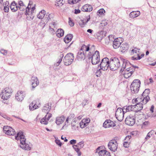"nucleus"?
Returning <instances> with one entry per match:
<instances>
[{
    "mask_svg": "<svg viewBox=\"0 0 156 156\" xmlns=\"http://www.w3.org/2000/svg\"><path fill=\"white\" fill-rule=\"evenodd\" d=\"M55 142L59 146H60V147L62 145V143L60 142V140L56 139L55 140Z\"/></svg>",
    "mask_w": 156,
    "mask_h": 156,
    "instance_id": "603ef678",
    "label": "nucleus"
},
{
    "mask_svg": "<svg viewBox=\"0 0 156 156\" xmlns=\"http://www.w3.org/2000/svg\"><path fill=\"white\" fill-rule=\"evenodd\" d=\"M115 126V123L110 119L106 120L103 124V126L105 128L114 127Z\"/></svg>",
    "mask_w": 156,
    "mask_h": 156,
    "instance_id": "f3484780",
    "label": "nucleus"
},
{
    "mask_svg": "<svg viewBox=\"0 0 156 156\" xmlns=\"http://www.w3.org/2000/svg\"><path fill=\"white\" fill-rule=\"evenodd\" d=\"M76 145L77 146V147L81 149L84 147V144L83 142L81 141L78 143Z\"/></svg>",
    "mask_w": 156,
    "mask_h": 156,
    "instance_id": "37998d69",
    "label": "nucleus"
},
{
    "mask_svg": "<svg viewBox=\"0 0 156 156\" xmlns=\"http://www.w3.org/2000/svg\"><path fill=\"white\" fill-rule=\"evenodd\" d=\"M90 50L89 45L87 46L83 45L80 51L77 54V57L80 60H84L85 58V55L84 52L88 51Z\"/></svg>",
    "mask_w": 156,
    "mask_h": 156,
    "instance_id": "7ed1b4c3",
    "label": "nucleus"
},
{
    "mask_svg": "<svg viewBox=\"0 0 156 156\" xmlns=\"http://www.w3.org/2000/svg\"><path fill=\"white\" fill-rule=\"evenodd\" d=\"M26 8V6L24 5H23L18 6L19 8L21 11H23Z\"/></svg>",
    "mask_w": 156,
    "mask_h": 156,
    "instance_id": "8fccbe9b",
    "label": "nucleus"
},
{
    "mask_svg": "<svg viewBox=\"0 0 156 156\" xmlns=\"http://www.w3.org/2000/svg\"><path fill=\"white\" fill-rule=\"evenodd\" d=\"M9 2L7 1L4 3L3 5L4 6L3 10L5 12H8L9 10Z\"/></svg>",
    "mask_w": 156,
    "mask_h": 156,
    "instance_id": "72a5a7b5",
    "label": "nucleus"
},
{
    "mask_svg": "<svg viewBox=\"0 0 156 156\" xmlns=\"http://www.w3.org/2000/svg\"><path fill=\"white\" fill-rule=\"evenodd\" d=\"M82 117L81 116H80L78 117L77 118H75V119L74 120V121L72 123V126H75V125L73 124V122H74L76 120V119H78L79 120H80L81 119Z\"/></svg>",
    "mask_w": 156,
    "mask_h": 156,
    "instance_id": "0e129e2a",
    "label": "nucleus"
},
{
    "mask_svg": "<svg viewBox=\"0 0 156 156\" xmlns=\"http://www.w3.org/2000/svg\"><path fill=\"white\" fill-rule=\"evenodd\" d=\"M4 133L6 134L9 135H14L16 132L14 129L9 126H4L3 127Z\"/></svg>",
    "mask_w": 156,
    "mask_h": 156,
    "instance_id": "9b49d317",
    "label": "nucleus"
},
{
    "mask_svg": "<svg viewBox=\"0 0 156 156\" xmlns=\"http://www.w3.org/2000/svg\"><path fill=\"white\" fill-rule=\"evenodd\" d=\"M105 12V11L103 9H100L97 12L98 15L103 14Z\"/></svg>",
    "mask_w": 156,
    "mask_h": 156,
    "instance_id": "c03bdc74",
    "label": "nucleus"
},
{
    "mask_svg": "<svg viewBox=\"0 0 156 156\" xmlns=\"http://www.w3.org/2000/svg\"><path fill=\"white\" fill-rule=\"evenodd\" d=\"M40 105L39 103L36 102L35 101H33L30 104L29 106L30 109L31 110H34L38 108Z\"/></svg>",
    "mask_w": 156,
    "mask_h": 156,
    "instance_id": "412c9836",
    "label": "nucleus"
},
{
    "mask_svg": "<svg viewBox=\"0 0 156 156\" xmlns=\"http://www.w3.org/2000/svg\"><path fill=\"white\" fill-rule=\"evenodd\" d=\"M106 33L104 31H101L97 34V38L99 41H101L102 39L105 36Z\"/></svg>",
    "mask_w": 156,
    "mask_h": 156,
    "instance_id": "393cba45",
    "label": "nucleus"
},
{
    "mask_svg": "<svg viewBox=\"0 0 156 156\" xmlns=\"http://www.w3.org/2000/svg\"><path fill=\"white\" fill-rule=\"evenodd\" d=\"M132 108H131V107L128 106L125 109L126 110V112H129L130 110H132Z\"/></svg>",
    "mask_w": 156,
    "mask_h": 156,
    "instance_id": "69168bd1",
    "label": "nucleus"
},
{
    "mask_svg": "<svg viewBox=\"0 0 156 156\" xmlns=\"http://www.w3.org/2000/svg\"><path fill=\"white\" fill-rule=\"evenodd\" d=\"M131 137V136H127L124 140V142H129V143H130V139Z\"/></svg>",
    "mask_w": 156,
    "mask_h": 156,
    "instance_id": "09e8293b",
    "label": "nucleus"
},
{
    "mask_svg": "<svg viewBox=\"0 0 156 156\" xmlns=\"http://www.w3.org/2000/svg\"><path fill=\"white\" fill-rule=\"evenodd\" d=\"M61 139L63 140H64L65 142H67L68 140L66 139V138L65 137H64L63 136H61Z\"/></svg>",
    "mask_w": 156,
    "mask_h": 156,
    "instance_id": "774afa93",
    "label": "nucleus"
},
{
    "mask_svg": "<svg viewBox=\"0 0 156 156\" xmlns=\"http://www.w3.org/2000/svg\"><path fill=\"white\" fill-rule=\"evenodd\" d=\"M73 35L71 34H69L66 36L64 37V41L66 43H69L73 38Z\"/></svg>",
    "mask_w": 156,
    "mask_h": 156,
    "instance_id": "bb28decb",
    "label": "nucleus"
},
{
    "mask_svg": "<svg viewBox=\"0 0 156 156\" xmlns=\"http://www.w3.org/2000/svg\"><path fill=\"white\" fill-rule=\"evenodd\" d=\"M26 13L25 14L26 15H29L30 13V12H29L30 10V8L29 7V6H27V7L26 8Z\"/></svg>",
    "mask_w": 156,
    "mask_h": 156,
    "instance_id": "bf43d9fd",
    "label": "nucleus"
},
{
    "mask_svg": "<svg viewBox=\"0 0 156 156\" xmlns=\"http://www.w3.org/2000/svg\"><path fill=\"white\" fill-rule=\"evenodd\" d=\"M46 114H47L45 115L44 118L46 119V120H47L48 121L50 118L51 117L52 115L51 114L49 113H48Z\"/></svg>",
    "mask_w": 156,
    "mask_h": 156,
    "instance_id": "49530a36",
    "label": "nucleus"
},
{
    "mask_svg": "<svg viewBox=\"0 0 156 156\" xmlns=\"http://www.w3.org/2000/svg\"><path fill=\"white\" fill-rule=\"evenodd\" d=\"M44 117L41 119L40 121L41 124L46 125L48 124V121L46 120Z\"/></svg>",
    "mask_w": 156,
    "mask_h": 156,
    "instance_id": "a19ab883",
    "label": "nucleus"
},
{
    "mask_svg": "<svg viewBox=\"0 0 156 156\" xmlns=\"http://www.w3.org/2000/svg\"><path fill=\"white\" fill-rule=\"evenodd\" d=\"M57 25V23L55 22H52L49 25V27H55Z\"/></svg>",
    "mask_w": 156,
    "mask_h": 156,
    "instance_id": "de8ad7c7",
    "label": "nucleus"
},
{
    "mask_svg": "<svg viewBox=\"0 0 156 156\" xmlns=\"http://www.w3.org/2000/svg\"><path fill=\"white\" fill-rule=\"evenodd\" d=\"M88 100L87 99H84L82 103V105L84 106L88 104Z\"/></svg>",
    "mask_w": 156,
    "mask_h": 156,
    "instance_id": "052dcab7",
    "label": "nucleus"
},
{
    "mask_svg": "<svg viewBox=\"0 0 156 156\" xmlns=\"http://www.w3.org/2000/svg\"><path fill=\"white\" fill-rule=\"evenodd\" d=\"M154 131L153 130H151L147 134L145 139L146 140L149 139L151 136L154 133Z\"/></svg>",
    "mask_w": 156,
    "mask_h": 156,
    "instance_id": "ea45409f",
    "label": "nucleus"
},
{
    "mask_svg": "<svg viewBox=\"0 0 156 156\" xmlns=\"http://www.w3.org/2000/svg\"><path fill=\"white\" fill-rule=\"evenodd\" d=\"M64 55L63 54H61L60 56V58L59 59L58 61L55 63V65L56 66H58L62 61V58L63 57Z\"/></svg>",
    "mask_w": 156,
    "mask_h": 156,
    "instance_id": "79ce46f5",
    "label": "nucleus"
},
{
    "mask_svg": "<svg viewBox=\"0 0 156 156\" xmlns=\"http://www.w3.org/2000/svg\"><path fill=\"white\" fill-rule=\"evenodd\" d=\"M45 15V11L44 10H42L37 15V17L40 19H42Z\"/></svg>",
    "mask_w": 156,
    "mask_h": 156,
    "instance_id": "c9c22d12",
    "label": "nucleus"
},
{
    "mask_svg": "<svg viewBox=\"0 0 156 156\" xmlns=\"http://www.w3.org/2000/svg\"><path fill=\"white\" fill-rule=\"evenodd\" d=\"M79 24L81 27H83L84 26L85 23L83 20H81Z\"/></svg>",
    "mask_w": 156,
    "mask_h": 156,
    "instance_id": "e2e57ef3",
    "label": "nucleus"
},
{
    "mask_svg": "<svg viewBox=\"0 0 156 156\" xmlns=\"http://www.w3.org/2000/svg\"><path fill=\"white\" fill-rule=\"evenodd\" d=\"M93 9L92 6L88 4L84 5L82 9V10L83 12H90Z\"/></svg>",
    "mask_w": 156,
    "mask_h": 156,
    "instance_id": "5701e85b",
    "label": "nucleus"
},
{
    "mask_svg": "<svg viewBox=\"0 0 156 156\" xmlns=\"http://www.w3.org/2000/svg\"><path fill=\"white\" fill-rule=\"evenodd\" d=\"M74 56L73 54L72 53H68L65 57L63 59L64 64L66 66H69L71 65L73 62Z\"/></svg>",
    "mask_w": 156,
    "mask_h": 156,
    "instance_id": "0eeeda50",
    "label": "nucleus"
},
{
    "mask_svg": "<svg viewBox=\"0 0 156 156\" xmlns=\"http://www.w3.org/2000/svg\"><path fill=\"white\" fill-rule=\"evenodd\" d=\"M70 144H75L76 143V140H72L70 141Z\"/></svg>",
    "mask_w": 156,
    "mask_h": 156,
    "instance_id": "338daca9",
    "label": "nucleus"
},
{
    "mask_svg": "<svg viewBox=\"0 0 156 156\" xmlns=\"http://www.w3.org/2000/svg\"><path fill=\"white\" fill-rule=\"evenodd\" d=\"M72 116H69L67 117V118L66 119V122H65V124L62 127V128H63L66 125V123L68 124L69 123V121H71L72 120Z\"/></svg>",
    "mask_w": 156,
    "mask_h": 156,
    "instance_id": "a18cd8bd",
    "label": "nucleus"
},
{
    "mask_svg": "<svg viewBox=\"0 0 156 156\" xmlns=\"http://www.w3.org/2000/svg\"><path fill=\"white\" fill-rule=\"evenodd\" d=\"M121 42L118 38H115L113 41V46L114 48L116 49L121 45Z\"/></svg>",
    "mask_w": 156,
    "mask_h": 156,
    "instance_id": "a878e982",
    "label": "nucleus"
},
{
    "mask_svg": "<svg viewBox=\"0 0 156 156\" xmlns=\"http://www.w3.org/2000/svg\"><path fill=\"white\" fill-rule=\"evenodd\" d=\"M143 99L140 97H138L136 99L132 100V102L133 103L135 102L136 104L141 103V102L143 103Z\"/></svg>",
    "mask_w": 156,
    "mask_h": 156,
    "instance_id": "e433bc0d",
    "label": "nucleus"
},
{
    "mask_svg": "<svg viewBox=\"0 0 156 156\" xmlns=\"http://www.w3.org/2000/svg\"><path fill=\"white\" fill-rule=\"evenodd\" d=\"M12 92V90L11 88L6 87L2 90L1 93L0 95L1 98L3 99L7 100L9 98Z\"/></svg>",
    "mask_w": 156,
    "mask_h": 156,
    "instance_id": "20e7f679",
    "label": "nucleus"
},
{
    "mask_svg": "<svg viewBox=\"0 0 156 156\" xmlns=\"http://www.w3.org/2000/svg\"><path fill=\"white\" fill-rule=\"evenodd\" d=\"M10 8L13 12L17 11L18 9V6L16 5V4L14 1L10 5Z\"/></svg>",
    "mask_w": 156,
    "mask_h": 156,
    "instance_id": "2f4dec72",
    "label": "nucleus"
},
{
    "mask_svg": "<svg viewBox=\"0 0 156 156\" xmlns=\"http://www.w3.org/2000/svg\"><path fill=\"white\" fill-rule=\"evenodd\" d=\"M64 34V31L62 29H59L56 31V36L58 37H61L63 36Z\"/></svg>",
    "mask_w": 156,
    "mask_h": 156,
    "instance_id": "473e14b6",
    "label": "nucleus"
},
{
    "mask_svg": "<svg viewBox=\"0 0 156 156\" xmlns=\"http://www.w3.org/2000/svg\"><path fill=\"white\" fill-rule=\"evenodd\" d=\"M53 16L54 15L53 14H49L47 17L48 21H49V20H51L52 19Z\"/></svg>",
    "mask_w": 156,
    "mask_h": 156,
    "instance_id": "864d4df0",
    "label": "nucleus"
},
{
    "mask_svg": "<svg viewBox=\"0 0 156 156\" xmlns=\"http://www.w3.org/2000/svg\"><path fill=\"white\" fill-rule=\"evenodd\" d=\"M125 111L121 108H118L115 112V117L118 120L121 121L123 119Z\"/></svg>",
    "mask_w": 156,
    "mask_h": 156,
    "instance_id": "9d476101",
    "label": "nucleus"
},
{
    "mask_svg": "<svg viewBox=\"0 0 156 156\" xmlns=\"http://www.w3.org/2000/svg\"><path fill=\"white\" fill-rule=\"evenodd\" d=\"M1 115L2 117H3L4 118H5L6 119H7L8 120H9V121H11L12 120V119L8 117L7 115H5L2 114V115Z\"/></svg>",
    "mask_w": 156,
    "mask_h": 156,
    "instance_id": "3c124183",
    "label": "nucleus"
},
{
    "mask_svg": "<svg viewBox=\"0 0 156 156\" xmlns=\"http://www.w3.org/2000/svg\"><path fill=\"white\" fill-rule=\"evenodd\" d=\"M109 40L110 41H113L115 39L114 37V36L112 35H109L108 37Z\"/></svg>",
    "mask_w": 156,
    "mask_h": 156,
    "instance_id": "4d7b16f0",
    "label": "nucleus"
},
{
    "mask_svg": "<svg viewBox=\"0 0 156 156\" xmlns=\"http://www.w3.org/2000/svg\"><path fill=\"white\" fill-rule=\"evenodd\" d=\"M109 60L108 58L106 57L103 58L100 64L101 69L104 71L107 70L109 67Z\"/></svg>",
    "mask_w": 156,
    "mask_h": 156,
    "instance_id": "1a4fd4ad",
    "label": "nucleus"
},
{
    "mask_svg": "<svg viewBox=\"0 0 156 156\" xmlns=\"http://www.w3.org/2000/svg\"><path fill=\"white\" fill-rule=\"evenodd\" d=\"M0 52L1 54L4 55H6L7 54V51L3 49H1L0 51Z\"/></svg>",
    "mask_w": 156,
    "mask_h": 156,
    "instance_id": "6e6d98bb",
    "label": "nucleus"
},
{
    "mask_svg": "<svg viewBox=\"0 0 156 156\" xmlns=\"http://www.w3.org/2000/svg\"><path fill=\"white\" fill-rule=\"evenodd\" d=\"M143 103L136 104L135 105L131 106V108L133 111L135 112H138L141 110L143 108Z\"/></svg>",
    "mask_w": 156,
    "mask_h": 156,
    "instance_id": "a211bd4d",
    "label": "nucleus"
},
{
    "mask_svg": "<svg viewBox=\"0 0 156 156\" xmlns=\"http://www.w3.org/2000/svg\"><path fill=\"white\" fill-rule=\"evenodd\" d=\"M133 70L130 68H128L124 70V77L128 78L132 74Z\"/></svg>",
    "mask_w": 156,
    "mask_h": 156,
    "instance_id": "aec40b11",
    "label": "nucleus"
},
{
    "mask_svg": "<svg viewBox=\"0 0 156 156\" xmlns=\"http://www.w3.org/2000/svg\"><path fill=\"white\" fill-rule=\"evenodd\" d=\"M120 61L117 58H114L110 61L109 68L113 71L117 70L120 66Z\"/></svg>",
    "mask_w": 156,
    "mask_h": 156,
    "instance_id": "f03ea898",
    "label": "nucleus"
},
{
    "mask_svg": "<svg viewBox=\"0 0 156 156\" xmlns=\"http://www.w3.org/2000/svg\"><path fill=\"white\" fill-rule=\"evenodd\" d=\"M140 49L136 48H131V50H130V53L131 55H134L136 57H132V60H139L141 58L140 57L139 52Z\"/></svg>",
    "mask_w": 156,
    "mask_h": 156,
    "instance_id": "6e6552de",
    "label": "nucleus"
},
{
    "mask_svg": "<svg viewBox=\"0 0 156 156\" xmlns=\"http://www.w3.org/2000/svg\"><path fill=\"white\" fill-rule=\"evenodd\" d=\"M30 81L33 88H35L39 84V81L36 76H32L31 78Z\"/></svg>",
    "mask_w": 156,
    "mask_h": 156,
    "instance_id": "6ab92c4d",
    "label": "nucleus"
},
{
    "mask_svg": "<svg viewBox=\"0 0 156 156\" xmlns=\"http://www.w3.org/2000/svg\"><path fill=\"white\" fill-rule=\"evenodd\" d=\"M150 91L148 89H146L143 92L142 96L143 98V103L144 104H146L150 99L149 95L150 94Z\"/></svg>",
    "mask_w": 156,
    "mask_h": 156,
    "instance_id": "ddd939ff",
    "label": "nucleus"
},
{
    "mask_svg": "<svg viewBox=\"0 0 156 156\" xmlns=\"http://www.w3.org/2000/svg\"><path fill=\"white\" fill-rule=\"evenodd\" d=\"M51 109V106L48 104H45L43 107L42 112L45 113H48Z\"/></svg>",
    "mask_w": 156,
    "mask_h": 156,
    "instance_id": "c85d7f7f",
    "label": "nucleus"
},
{
    "mask_svg": "<svg viewBox=\"0 0 156 156\" xmlns=\"http://www.w3.org/2000/svg\"><path fill=\"white\" fill-rule=\"evenodd\" d=\"M108 146L109 149L112 151H115L117 149L118 144L115 140H112L109 142Z\"/></svg>",
    "mask_w": 156,
    "mask_h": 156,
    "instance_id": "f8f14e48",
    "label": "nucleus"
},
{
    "mask_svg": "<svg viewBox=\"0 0 156 156\" xmlns=\"http://www.w3.org/2000/svg\"><path fill=\"white\" fill-rule=\"evenodd\" d=\"M65 120V118L64 116L58 117L56 118V123L58 125H59L62 123Z\"/></svg>",
    "mask_w": 156,
    "mask_h": 156,
    "instance_id": "b1692460",
    "label": "nucleus"
},
{
    "mask_svg": "<svg viewBox=\"0 0 156 156\" xmlns=\"http://www.w3.org/2000/svg\"><path fill=\"white\" fill-rule=\"evenodd\" d=\"M140 81L139 80H135L132 83L130 89L132 92L133 93H137L140 87Z\"/></svg>",
    "mask_w": 156,
    "mask_h": 156,
    "instance_id": "39448f33",
    "label": "nucleus"
},
{
    "mask_svg": "<svg viewBox=\"0 0 156 156\" xmlns=\"http://www.w3.org/2000/svg\"><path fill=\"white\" fill-rule=\"evenodd\" d=\"M87 57L89 59H90L91 58V62L93 65H96L100 61L99 53L98 51H95L92 57L88 54Z\"/></svg>",
    "mask_w": 156,
    "mask_h": 156,
    "instance_id": "423d86ee",
    "label": "nucleus"
},
{
    "mask_svg": "<svg viewBox=\"0 0 156 156\" xmlns=\"http://www.w3.org/2000/svg\"><path fill=\"white\" fill-rule=\"evenodd\" d=\"M129 46L127 43H124L122 44L120 48V50L122 52H125L128 50Z\"/></svg>",
    "mask_w": 156,
    "mask_h": 156,
    "instance_id": "cd10ccee",
    "label": "nucleus"
},
{
    "mask_svg": "<svg viewBox=\"0 0 156 156\" xmlns=\"http://www.w3.org/2000/svg\"><path fill=\"white\" fill-rule=\"evenodd\" d=\"M130 144L129 142H124L123 143V145L124 147L127 148L129 147V145Z\"/></svg>",
    "mask_w": 156,
    "mask_h": 156,
    "instance_id": "13d9d810",
    "label": "nucleus"
},
{
    "mask_svg": "<svg viewBox=\"0 0 156 156\" xmlns=\"http://www.w3.org/2000/svg\"><path fill=\"white\" fill-rule=\"evenodd\" d=\"M69 23L70 26L71 27H73L74 25V23L71 20L70 18H69Z\"/></svg>",
    "mask_w": 156,
    "mask_h": 156,
    "instance_id": "680f3d73",
    "label": "nucleus"
},
{
    "mask_svg": "<svg viewBox=\"0 0 156 156\" xmlns=\"http://www.w3.org/2000/svg\"><path fill=\"white\" fill-rule=\"evenodd\" d=\"M73 147L75 151L77 153L78 156H80L81 155V153L80 151V149L77 147V146L76 145H73Z\"/></svg>",
    "mask_w": 156,
    "mask_h": 156,
    "instance_id": "f704fd0d",
    "label": "nucleus"
},
{
    "mask_svg": "<svg viewBox=\"0 0 156 156\" xmlns=\"http://www.w3.org/2000/svg\"><path fill=\"white\" fill-rule=\"evenodd\" d=\"M64 3V2L63 0H56L55 5L56 6H58L60 7L62 6Z\"/></svg>",
    "mask_w": 156,
    "mask_h": 156,
    "instance_id": "4c0bfd02",
    "label": "nucleus"
},
{
    "mask_svg": "<svg viewBox=\"0 0 156 156\" xmlns=\"http://www.w3.org/2000/svg\"><path fill=\"white\" fill-rule=\"evenodd\" d=\"M107 24V22L106 20H102L100 25V27L101 28V29H103L104 27Z\"/></svg>",
    "mask_w": 156,
    "mask_h": 156,
    "instance_id": "58836bf2",
    "label": "nucleus"
},
{
    "mask_svg": "<svg viewBox=\"0 0 156 156\" xmlns=\"http://www.w3.org/2000/svg\"><path fill=\"white\" fill-rule=\"evenodd\" d=\"M25 96V94L24 91H19L15 95V98L18 101L21 102L23 100Z\"/></svg>",
    "mask_w": 156,
    "mask_h": 156,
    "instance_id": "4468645a",
    "label": "nucleus"
},
{
    "mask_svg": "<svg viewBox=\"0 0 156 156\" xmlns=\"http://www.w3.org/2000/svg\"><path fill=\"white\" fill-rule=\"evenodd\" d=\"M90 120L89 118L83 119L80 123V127L81 128H83L87 126L90 122Z\"/></svg>",
    "mask_w": 156,
    "mask_h": 156,
    "instance_id": "4be33fe9",
    "label": "nucleus"
},
{
    "mask_svg": "<svg viewBox=\"0 0 156 156\" xmlns=\"http://www.w3.org/2000/svg\"><path fill=\"white\" fill-rule=\"evenodd\" d=\"M99 156H109L110 153L106 150H102L99 151Z\"/></svg>",
    "mask_w": 156,
    "mask_h": 156,
    "instance_id": "7c9ffc66",
    "label": "nucleus"
},
{
    "mask_svg": "<svg viewBox=\"0 0 156 156\" xmlns=\"http://www.w3.org/2000/svg\"><path fill=\"white\" fill-rule=\"evenodd\" d=\"M125 122L127 125L133 126L135 124V120L134 117L129 115L126 118Z\"/></svg>",
    "mask_w": 156,
    "mask_h": 156,
    "instance_id": "dca6fc26",
    "label": "nucleus"
},
{
    "mask_svg": "<svg viewBox=\"0 0 156 156\" xmlns=\"http://www.w3.org/2000/svg\"><path fill=\"white\" fill-rule=\"evenodd\" d=\"M15 139L17 140H20V147L23 149L29 150L31 147L30 145L25 143L26 139L25 136L23 135L22 132H19L17 134L16 136H15Z\"/></svg>",
    "mask_w": 156,
    "mask_h": 156,
    "instance_id": "f257e3e1",
    "label": "nucleus"
},
{
    "mask_svg": "<svg viewBox=\"0 0 156 156\" xmlns=\"http://www.w3.org/2000/svg\"><path fill=\"white\" fill-rule=\"evenodd\" d=\"M101 69H99L97 70V72L96 73V75L97 76H100L101 74Z\"/></svg>",
    "mask_w": 156,
    "mask_h": 156,
    "instance_id": "5fc2aeb1",
    "label": "nucleus"
},
{
    "mask_svg": "<svg viewBox=\"0 0 156 156\" xmlns=\"http://www.w3.org/2000/svg\"><path fill=\"white\" fill-rule=\"evenodd\" d=\"M140 14V12L139 11H133L130 12L129 14V16L131 18H135Z\"/></svg>",
    "mask_w": 156,
    "mask_h": 156,
    "instance_id": "c756f323",
    "label": "nucleus"
},
{
    "mask_svg": "<svg viewBox=\"0 0 156 156\" xmlns=\"http://www.w3.org/2000/svg\"><path fill=\"white\" fill-rule=\"evenodd\" d=\"M120 60V62H122V68L120 70V71L123 72L124 70V69L129 68V66L130 64L128 61L123 58H121Z\"/></svg>",
    "mask_w": 156,
    "mask_h": 156,
    "instance_id": "2eb2a0df",
    "label": "nucleus"
}]
</instances>
